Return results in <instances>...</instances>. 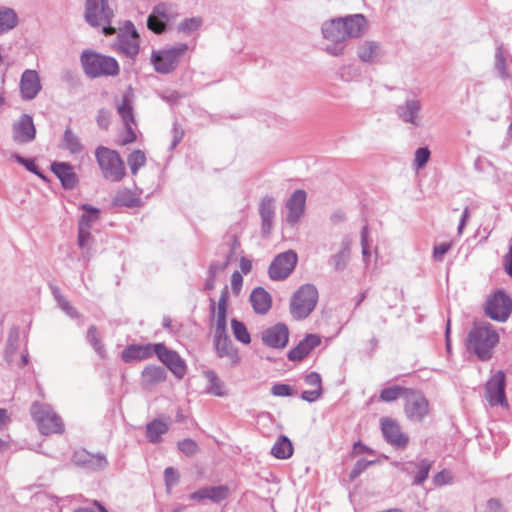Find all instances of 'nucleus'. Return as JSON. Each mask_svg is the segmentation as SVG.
<instances>
[{
	"mask_svg": "<svg viewBox=\"0 0 512 512\" xmlns=\"http://www.w3.org/2000/svg\"><path fill=\"white\" fill-rule=\"evenodd\" d=\"M366 30L367 21L362 14L325 21L321 27L322 35L331 44L327 45L324 50L331 56L339 57L344 54L346 39L361 37Z\"/></svg>",
	"mask_w": 512,
	"mask_h": 512,
	"instance_id": "obj_1",
	"label": "nucleus"
},
{
	"mask_svg": "<svg viewBox=\"0 0 512 512\" xmlns=\"http://www.w3.org/2000/svg\"><path fill=\"white\" fill-rule=\"evenodd\" d=\"M499 342V335L489 322L474 325L466 340L467 350L473 352L481 361L492 358L493 350Z\"/></svg>",
	"mask_w": 512,
	"mask_h": 512,
	"instance_id": "obj_2",
	"label": "nucleus"
},
{
	"mask_svg": "<svg viewBox=\"0 0 512 512\" xmlns=\"http://www.w3.org/2000/svg\"><path fill=\"white\" fill-rule=\"evenodd\" d=\"M84 72L91 78L116 76L119 73L118 62L110 56L84 51L81 55Z\"/></svg>",
	"mask_w": 512,
	"mask_h": 512,
	"instance_id": "obj_3",
	"label": "nucleus"
},
{
	"mask_svg": "<svg viewBox=\"0 0 512 512\" xmlns=\"http://www.w3.org/2000/svg\"><path fill=\"white\" fill-rule=\"evenodd\" d=\"M95 157L103 177L111 182H119L126 174L125 164L117 151L104 146L95 150Z\"/></svg>",
	"mask_w": 512,
	"mask_h": 512,
	"instance_id": "obj_4",
	"label": "nucleus"
},
{
	"mask_svg": "<svg viewBox=\"0 0 512 512\" xmlns=\"http://www.w3.org/2000/svg\"><path fill=\"white\" fill-rule=\"evenodd\" d=\"M187 50L188 45L185 43H178L169 48L153 50L150 59L151 64L157 73L169 74L177 68Z\"/></svg>",
	"mask_w": 512,
	"mask_h": 512,
	"instance_id": "obj_5",
	"label": "nucleus"
},
{
	"mask_svg": "<svg viewBox=\"0 0 512 512\" xmlns=\"http://www.w3.org/2000/svg\"><path fill=\"white\" fill-rule=\"evenodd\" d=\"M30 411L41 434L49 435L53 433H62L64 431V426L60 416L50 405L34 402Z\"/></svg>",
	"mask_w": 512,
	"mask_h": 512,
	"instance_id": "obj_6",
	"label": "nucleus"
},
{
	"mask_svg": "<svg viewBox=\"0 0 512 512\" xmlns=\"http://www.w3.org/2000/svg\"><path fill=\"white\" fill-rule=\"evenodd\" d=\"M317 300V288L313 284H304L294 293L290 312L295 319H304L315 309Z\"/></svg>",
	"mask_w": 512,
	"mask_h": 512,
	"instance_id": "obj_7",
	"label": "nucleus"
},
{
	"mask_svg": "<svg viewBox=\"0 0 512 512\" xmlns=\"http://www.w3.org/2000/svg\"><path fill=\"white\" fill-rule=\"evenodd\" d=\"M112 18L113 10L108 6V0H86L85 19L91 26H103L105 35H112L115 28L107 26Z\"/></svg>",
	"mask_w": 512,
	"mask_h": 512,
	"instance_id": "obj_8",
	"label": "nucleus"
},
{
	"mask_svg": "<svg viewBox=\"0 0 512 512\" xmlns=\"http://www.w3.org/2000/svg\"><path fill=\"white\" fill-rule=\"evenodd\" d=\"M485 314L497 322H505L512 312V299L502 290L490 295L484 306Z\"/></svg>",
	"mask_w": 512,
	"mask_h": 512,
	"instance_id": "obj_9",
	"label": "nucleus"
},
{
	"mask_svg": "<svg viewBox=\"0 0 512 512\" xmlns=\"http://www.w3.org/2000/svg\"><path fill=\"white\" fill-rule=\"evenodd\" d=\"M404 400V412L410 421L421 422L429 414V402L422 392L410 389Z\"/></svg>",
	"mask_w": 512,
	"mask_h": 512,
	"instance_id": "obj_10",
	"label": "nucleus"
},
{
	"mask_svg": "<svg viewBox=\"0 0 512 512\" xmlns=\"http://www.w3.org/2000/svg\"><path fill=\"white\" fill-rule=\"evenodd\" d=\"M506 376L503 371H497L485 385V397L491 406L500 405L508 409L509 404L505 394Z\"/></svg>",
	"mask_w": 512,
	"mask_h": 512,
	"instance_id": "obj_11",
	"label": "nucleus"
},
{
	"mask_svg": "<svg viewBox=\"0 0 512 512\" xmlns=\"http://www.w3.org/2000/svg\"><path fill=\"white\" fill-rule=\"evenodd\" d=\"M132 95V90H127L123 95L122 102L117 105V112L125 127V133L121 140L123 145L132 143L136 140V133L133 129V126H135V119L131 100Z\"/></svg>",
	"mask_w": 512,
	"mask_h": 512,
	"instance_id": "obj_12",
	"label": "nucleus"
},
{
	"mask_svg": "<svg viewBox=\"0 0 512 512\" xmlns=\"http://www.w3.org/2000/svg\"><path fill=\"white\" fill-rule=\"evenodd\" d=\"M156 355L169 370L177 377L182 378L186 373V364L177 352L169 350L164 344H155Z\"/></svg>",
	"mask_w": 512,
	"mask_h": 512,
	"instance_id": "obj_13",
	"label": "nucleus"
},
{
	"mask_svg": "<svg viewBox=\"0 0 512 512\" xmlns=\"http://www.w3.org/2000/svg\"><path fill=\"white\" fill-rule=\"evenodd\" d=\"M381 430L385 440L396 448H405L409 437L401 431L399 424L391 418L381 419Z\"/></svg>",
	"mask_w": 512,
	"mask_h": 512,
	"instance_id": "obj_14",
	"label": "nucleus"
},
{
	"mask_svg": "<svg viewBox=\"0 0 512 512\" xmlns=\"http://www.w3.org/2000/svg\"><path fill=\"white\" fill-rule=\"evenodd\" d=\"M131 27L130 31L118 35L114 48L134 60L139 53V35L132 25Z\"/></svg>",
	"mask_w": 512,
	"mask_h": 512,
	"instance_id": "obj_15",
	"label": "nucleus"
},
{
	"mask_svg": "<svg viewBox=\"0 0 512 512\" xmlns=\"http://www.w3.org/2000/svg\"><path fill=\"white\" fill-rule=\"evenodd\" d=\"M421 102L418 99H407L396 108V114L405 123L412 124L415 127L422 125Z\"/></svg>",
	"mask_w": 512,
	"mask_h": 512,
	"instance_id": "obj_16",
	"label": "nucleus"
},
{
	"mask_svg": "<svg viewBox=\"0 0 512 512\" xmlns=\"http://www.w3.org/2000/svg\"><path fill=\"white\" fill-rule=\"evenodd\" d=\"M36 129L30 115L23 114L13 124V140L19 144L29 143L35 139Z\"/></svg>",
	"mask_w": 512,
	"mask_h": 512,
	"instance_id": "obj_17",
	"label": "nucleus"
},
{
	"mask_svg": "<svg viewBox=\"0 0 512 512\" xmlns=\"http://www.w3.org/2000/svg\"><path fill=\"white\" fill-rule=\"evenodd\" d=\"M215 349L220 358H227L231 365H237L240 361L237 349L234 347L227 333L215 334Z\"/></svg>",
	"mask_w": 512,
	"mask_h": 512,
	"instance_id": "obj_18",
	"label": "nucleus"
},
{
	"mask_svg": "<svg viewBox=\"0 0 512 512\" xmlns=\"http://www.w3.org/2000/svg\"><path fill=\"white\" fill-rule=\"evenodd\" d=\"M72 461L75 465L91 470H103L108 465L105 456L91 454L86 450H78L73 454Z\"/></svg>",
	"mask_w": 512,
	"mask_h": 512,
	"instance_id": "obj_19",
	"label": "nucleus"
},
{
	"mask_svg": "<svg viewBox=\"0 0 512 512\" xmlns=\"http://www.w3.org/2000/svg\"><path fill=\"white\" fill-rule=\"evenodd\" d=\"M41 90L39 75L35 70L27 69L20 80V91L25 100L34 99Z\"/></svg>",
	"mask_w": 512,
	"mask_h": 512,
	"instance_id": "obj_20",
	"label": "nucleus"
},
{
	"mask_svg": "<svg viewBox=\"0 0 512 512\" xmlns=\"http://www.w3.org/2000/svg\"><path fill=\"white\" fill-rule=\"evenodd\" d=\"M263 342L272 348H283L288 342V329L284 324H276L262 333Z\"/></svg>",
	"mask_w": 512,
	"mask_h": 512,
	"instance_id": "obj_21",
	"label": "nucleus"
},
{
	"mask_svg": "<svg viewBox=\"0 0 512 512\" xmlns=\"http://www.w3.org/2000/svg\"><path fill=\"white\" fill-rule=\"evenodd\" d=\"M51 171L59 178L65 189H73L78 178L74 172L73 166L67 162H53Z\"/></svg>",
	"mask_w": 512,
	"mask_h": 512,
	"instance_id": "obj_22",
	"label": "nucleus"
},
{
	"mask_svg": "<svg viewBox=\"0 0 512 512\" xmlns=\"http://www.w3.org/2000/svg\"><path fill=\"white\" fill-rule=\"evenodd\" d=\"M249 301L254 312L259 315H265L272 306V297L263 287L254 288Z\"/></svg>",
	"mask_w": 512,
	"mask_h": 512,
	"instance_id": "obj_23",
	"label": "nucleus"
},
{
	"mask_svg": "<svg viewBox=\"0 0 512 512\" xmlns=\"http://www.w3.org/2000/svg\"><path fill=\"white\" fill-rule=\"evenodd\" d=\"M359 59L364 63H376L384 55L381 45L376 41H364L357 49Z\"/></svg>",
	"mask_w": 512,
	"mask_h": 512,
	"instance_id": "obj_24",
	"label": "nucleus"
},
{
	"mask_svg": "<svg viewBox=\"0 0 512 512\" xmlns=\"http://www.w3.org/2000/svg\"><path fill=\"white\" fill-rule=\"evenodd\" d=\"M153 354H156L155 344L130 345L122 351L121 358L129 363L150 358Z\"/></svg>",
	"mask_w": 512,
	"mask_h": 512,
	"instance_id": "obj_25",
	"label": "nucleus"
},
{
	"mask_svg": "<svg viewBox=\"0 0 512 512\" xmlns=\"http://www.w3.org/2000/svg\"><path fill=\"white\" fill-rule=\"evenodd\" d=\"M321 340L318 335L308 334L298 345L290 350V360L300 361L305 358L313 348L320 344Z\"/></svg>",
	"mask_w": 512,
	"mask_h": 512,
	"instance_id": "obj_26",
	"label": "nucleus"
},
{
	"mask_svg": "<svg viewBox=\"0 0 512 512\" xmlns=\"http://www.w3.org/2000/svg\"><path fill=\"white\" fill-rule=\"evenodd\" d=\"M433 462L428 459H421L418 462H409L402 468L404 472L411 475L412 468H416L417 472L413 478V485H421L429 476Z\"/></svg>",
	"mask_w": 512,
	"mask_h": 512,
	"instance_id": "obj_27",
	"label": "nucleus"
},
{
	"mask_svg": "<svg viewBox=\"0 0 512 512\" xmlns=\"http://www.w3.org/2000/svg\"><path fill=\"white\" fill-rule=\"evenodd\" d=\"M268 273L272 280H284L288 277V252H282L275 257Z\"/></svg>",
	"mask_w": 512,
	"mask_h": 512,
	"instance_id": "obj_28",
	"label": "nucleus"
},
{
	"mask_svg": "<svg viewBox=\"0 0 512 512\" xmlns=\"http://www.w3.org/2000/svg\"><path fill=\"white\" fill-rule=\"evenodd\" d=\"M306 197V192L301 189L294 191L290 195V222L299 220L304 214Z\"/></svg>",
	"mask_w": 512,
	"mask_h": 512,
	"instance_id": "obj_29",
	"label": "nucleus"
},
{
	"mask_svg": "<svg viewBox=\"0 0 512 512\" xmlns=\"http://www.w3.org/2000/svg\"><path fill=\"white\" fill-rule=\"evenodd\" d=\"M60 147L69 151L73 155L80 154L84 151V145L82 144L79 136L74 133L70 127L65 129Z\"/></svg>",
	"mask_w": 512,
	"mask_h": 512,
	"instance_id": "obj_30",
	"label": "nucleus"
},
{
	"mask_svg": "<svg viewBox=\"0 0 512 512\" xmlns=\"http://www.w3.org/2000/svg\"><path fill=\"white\" fill-rule=\"evenodd\" d=\"M166 378L164 368L160 366H147L142 372V385L148 389Z\"/></svg>",
	"mask_w": 512,
	"mask_h": 512,
	"instance_id": "obj_31",
	"label": "nucleus"
},
{
	"mask_svg": "<svg viewBox=\"0 0 512 512\" xmlns=\"http://www.w3.org/2000/svg\"><path fill=\"white\" fill-rule=\"evenodd\" d=\"M18 23L16 12L9 7H0V35L12 30Z\"/></svg>",
	"mask_w": 512,
	"mask_h": 512,
	"instance_id": "obj_32",
	"label": "nucleus"
},
{
	"mask_svg": "<svg viewBox=\"0 0 512 512\" xmlns=\"http://www.w3.org/2000/svg\"><path fill=\"white\" fill-rule=\"evenodd\" d=\"M168 431V425L160 420H154L146 426V436L150 442H159L161 436Z\"/></svg>",
	"mask_w": 512,
	"mask_h": 512,
	"instance_id": "obj_33",
	"label": "nucleus"
},
{
	"mask_svg": "<svg viewBox=\"0 0 512 512\" xmlns=\"http://www.w3.org/2000/svg\"><path fill=\"white\" fill-rule=\"evenodd\" d=\"M172 18L173 14L171 8L164 3H160L153 8L151 14L149 15V22L152 24L153 21L159 20L167 25L172 20Z\"/></svg>",
	"mask_w": 512,
	"mask_h": 512,
	"instance_id": "obj_34",
	"label": "nucleus"
},
{
	"mask_svg": "<svg viewBox=\"0 0 512 512\" xmlns=\"http://www.w3.org/2000/svg\"><path fill=\"white\" fill-rule=\"evenodd\" d=\"M409 388H405L399 385H394L391 387L384 388L379 395V398L383 402H392L397 400L400 397L405 399L406 395L409 392Z\"/></svg>",
	"mask_w": 512,
	"mask_h": 512,
	"instance_id": "obj_35",
	"label": "nucleus"
},
{
	"mask_svg": "<svg viewBox=\"0 0 512 512\" xmlns=\"http://www.w3.org/2000/svg\"><path fill=\"white\" fill-rule=\"evenodd\" d=\"M207 500L219 503L229 496L230 489L226 485L206 486Z\"/></svg>",
	"mask_w": 512,
	"mask_h": 512,
	"instance_id": "obj_36",
	"label": "nucleus"
},
{
	"mask_svg": "<svg viewBox=\"0 0 512 512\" xmlns=\"http://www.w3.org/2000/svg\"><path fill=\"white\" fill-rule=\"evenodd\" d=\"M114 203L118 206L135 207L139 203V198H137L131 191L123 189L118 191L115 195Z\"/></svg>",
	"mask_w": 512,
	"mask_h": 512,
	"instance_id": "obj_37",
	"label": "nucleus"
},
{
	"mask_svg": "<svg viewBox=\"0 0 512 512\" xmlns=\"http://www.w3.org/2000/svg\"><path fill=\"white\" fill-rule=\"evenodd\" d=\"M132 175H136L141 167L146 163L145 153L141 150L133 151L127 159Z\"/></svg>",
	"mask_w": 512,
	"mask_h": 512,
	"instance_id": "obj_38",
	"label": "nucleus"
},
{
	"mask_svg": "<svg viewBox=\"0 0 512 512\" xmlns=\"http://www.w3.org/2000/svg\"><path fill=\"white\" fill-rule=\"evenodd\" d=\"M350 257V249H349V243L344 242L343 248L333 256L332 263L334 265L335 270L342 271L345 269L347 262Z\"/></svg>",
	"mask_w": 512,
	"mask_h": 512,
	"instance_id": "obj_39",
	"label": "nucleus"
},
{
	"mask_svg": "<svg viewBox=\"0 0 512 512\" xmlns=\"http://www.w3.org/2000/svg\"><path fill=\"white\" fill-rule=\"evenodd\" d=\"M494 68L498 73V76L501 79H508L509 78V72L506 65V59L504 56L503 48L502 46H498L495 53V64Z\"/></svg>",
	"mask_w": 512,
	"mask_h": 512,
	"instance_id": "obj_40",
	"label": "nucleus"
},
{
	"mask_svg": "<svg viewBox=\"0 0 512 512\" xmlns=\"http://www.w3.org/2000/svg\"><path fill=\"white\" fill-rule=\"evenodd\" d=\"M231 327L233 331L234 337L242 342L243 344H249L251 341L250 334L246 328V326L238 321L237 319L231 320Z\"/></svg>",
	"mask_w": 512,
	"mask_h": 512,
	"instance_id": "obj_41",
	"label": "nucleus"
},
{
	"mask_svg": "<svg viewBox=\"0 0 512 512\" xmlns=\"http://www.w3.org/2000/svg\"><path fill=\"white\" fill-rule=\"evenodd\" d=\"M274 202L271 198H264L260 203L259 212L262 224H270L274 215Z\"/></svg>",
	"mask_w": 512,
	"mask_h": 512,
	"instance_id": "obj_42",
	"label": "nucleus"
},
{
	"mask_svg": "<svg viewBox=\"0 0 512 512\" xmlns=\"http://www.w3.org/2000/svg\"><path fill=\"white\" fill-rule=\"evenodd\" d=\"M205 377L209 382V391L212 394L216 396L225 395L224 384L213 371L205 372Z\"/></svg>",
	"mask_w": 512,
	"mask_h": 512,
	"instance_id": "obj_43",
	"label": "nucleus"
},
{
	"mask_svg": "<svg viewBox=\"0 0 512 512\" xmlns=\"http://www.w3.org/2000/svg\"><path fill=\"white\" fill-rule=\"evenodd\" d=\"M87 340L92 345L95 352L100 357H105V348L101 342V339L99 338V335L97 333V329L95 326L89 327V329L87 331Z\"/></svg>",
	"mask_w": 512,
	"mask_h": 512,
	"instance_id": "obj_44",
	"label": "nucleus"
},
{
	"mask_svg": "<svg viewBox=\"0 0 512 512\" xmlns=\"http://www.w3.org/2000/svg\"><path fill=\"white\" fill-rule=\"evenodd\" d=\"M20 333L19 329L13 327L10 329L6 342L5 352L8 356H12L19 348Z\"/></svg>",
	"mask_w": 512,
	"mask_h": 512,
	"instance_id": "obj_45",
	"label": "nucleus"
},
{
	"mask_svg": "<svg viewBox=\"0 0 512 512\" xmlns=\"http://www.w3.org/2000/svg\"><path fill=\"white\" fill-rule=\"evenodd\" d=\"M431 153L428 147H420L414 153L413 166L418 171L426 166L430 159Z\"/></svg>",
	"mask_w": 512,
	"mask_h": 512,
	"instance_id": "obj_46",
	"label": "nucleus"
},
{
	"mask_svg": "<svg viewBox=\"0 0 512 512\" xmlns=\"http://www.w3.org/2000/svg\"><path fill=\"white\" fill-rule=\"evenodd\" d=\"M82 211L83 212L79 224H90L93 222H97L99 220V209L92 207L90 205H83Z\"/></svg>",
	"mask_w": 512,
	"mask_h": 512,
	"instance_id": "obj_47",
	"label": "nucleus"
},
{
	"mask_svg": "<svg viewBox=\"0 0 512 512\" xmlns=\"http://www.w3.org/2000/svg\"><path fill=\"white\" fill-rule=\"evenodd\" d=\"M288 447V437L285 435H281L277 442L273 445L271 449V454L279 459H285L288 457L286 455V448Z\"/></svg>",
	"mask_w": 512,
	"mask_h": 512,
	"instance_id": "obj_48",
	"label": "nucleus"
},
{
	"mask_svg": "<svg viewBox=\"0 0 512 512\" xmlns=\"http://www.w3.org/2000/svg\"><path fill=\"white\" fill-rule=\"evenodd\" d=\"M202 23L203 21L200 17H192L182 21L179 24L178 29L183 33L189 34L198 30L201 27Z\"/></svg>",
	"mask_w": 512,
	"mask_h": 512,
	"instance_id": "obj_49",
	"label": "nucleus"
},
{
	"mask_svg": "<svg viewBox=\"0 0 512 512\" xmlns=\"http://www.w3.org/2000/svg\"><path fill=\"white\" fill-rule=\"evenodd\" d=\"M177 445L178 449L188 457L194 456L199 450L198 444L190 438L179 441Z\"/></svg>",
	"mask_w": 512,
	"mask_h": 512,
	"instance_id": "obj_50",
	"label": "nucleus"
},
{
	"mask_svg": "<svg viewBox=\"0 0 512 512\" xmlns=\"http://www.w3.org/2000/svg\"><path fill=\"white\" fill-rule=\"evenodd\" d=\"M92 243L90 226H79L78 245L80 248H89Z\"/></svg>",
	"mask_w": 512,
	"mask_h": 512,
	"instance_id": "obj_51",
	"label": "nucleus"
},
{
	"mask_svg": "<svg viewBox=\"0 0 512 512\" xmlns=\"http://www.w3.org/2000/svg\"><path fill=\"white\" fill-rule=\"evenodd\" d=\"M375 461H368L365 459L358 460L353 469L350 471L349 477L351 480H355L359 477L370 465L374 464Z\"/></svg>",
	"mask_w": 512,
	"mask_h": 512,
	"instance_id": "obj_52",
	"label": "nucleus"
},
{
	"mask_svg": "<svg viewBox=\"0 0 512 512\" xmlns=\"http://www.w3.org/2000/svg\"><path fill=\"white\" fill-rule=\"evenodd\" d=\"M13 157L15 158V160L23 165L28 171L36 174L37 176L43 178V175L42 173L38 170V167L37 165L35 164L34 160L32 159H26L18 154H15L13 155Z\"/></svg>",
	"mask_w": 512,
	"mask_h": 512,
	"instance_id": "obj_53",
	"label": "nucleus"
},
{
	"mask_svg": "<svg viewBox=\"0 0 512 512\" xmlns=\"http://www.w3.org/2000/svg\"><path fill=\"white\" fill-rule=\"evenodd\" d=\"M226 313H227V310L217 309L215 334L226 333V325H227Z\"/></svg>",
	"mask_w": 512,
	"mask_h": 512,
	"instance_id": "obj_54",
	"label": "nucleus"
},
{
	"mask_svg": "<svg viewBox=\"0 0 512 512\" xmlns=\"http://www.w3.org/2000/svg\"><path fill=\"white\" fill-rule=\"evenodd\" d=\"M56 300H57V303H58L59 307L67 315H69L72 318L78 317V313H77L76 309L72 305H70V303L68 302V300L66 298H64L61 295H56Z\"/></svg>",
	"mask_w": 512,
	"mask_h": 512,
	"instance_id": "obj_55",
	"label": "nucleus"
},
{
	"mask_svg": "<svg viewBox=\"0 0 512 512\" xmlns=\"http://www.w3.org/2000/svg\"><path fill=\"white\" fill-rule=\"evenodd\" d=\"M164 477H165V483H166V486H167L168 489L170 487L176 485L178 483V480H179L178 472L174 468H172V467H167L165 469Z\"/></svg>",
	"mask_w": 512,
	"mask_h": 512,
	"instance_id": "obj_56",
	"label": "nucleus"
},
{
	"mask_svg": "<svg viewBox=\"0 0 512 512\" xmlns=\"http://www.w3.org/2000/svg\"><path fill=\"white\" fill-rule=\"evenodd\" d=\"M361 246H362L363 259L366 262L369 254H370V252H369L370 241H369V237H368L367 226H363V229L361 231Z\"/></svg>",
	"mask_w": 512,
	"mask_h": 512,
	"instance_id": "obj_57",
	"label": "nucleus"
},
{
	"mask_svg": "<svg viewBox=\"0 0 512 512\" xmlns=\"http://www.w3.org/2000/svg\"><path fill=\"white\" fill-rule=\"evenodd\" d=\"M229 264V257H227L223 261H216L211 263L209 266L208 274L212 276H217L218 274L222 273Z\"/></svg>",
	"mask_w": 512,
	"mask_h": 512,
	"instance_id": "obj_58",
	"label": "nucleus"
},
{
	"mask_svg": "<svg viewBox=\"0 0 512 512\" xmlns=\"http://www.w3.org/2000/svg\"><path fill=\"white\" fill-rule=\"evenodd\" d=\"M451 247V243L442 242L434 247L433 257L436 261H442L444 255L448 252Z\"/></svg>",
	"mask_w": 512,
	"mask_h": 512,
	"instance_id": "obj_59",
	"label": "nucleus"
},
{
	"mask_svg": "<svg viewBox=\"0 0 512 512\" xmlns=\"http://www.w3.org/2000/svg\"><path fill=\"white\" fill-rule=\"evenodd\" d=\"M305 383L311 386L313 389L322 390L321 377L317 372H311L305 377Z\"/></svg>",
	"mask_w": 512,
	"mask_h": 512,
	"instance_id": "obj_60",
	"label": "nucleus"
},
{
	"mask_svg": "<svg viewBox=\"0 0 512 512\" xmlns=\"http://www.w3.org/2000/svg\"><path fill=\"white\" fill-rule=\"evenodd\" d=\"M242 284H243L242 275L238 271H235L231 276V289L234 294L238 295L240 293Z\"/></svg>",
	"mask_w": 512,
	"mask_h": 512,
	"instance_id": "obj_61",
	"label": "nucleus"
},
{
	"mask_svg": "<svg viewBox=\"0 0 512 512\" xmlns=\"http://www.w3.org/2000/svg\"><path fill=\"white\" fill-rule=\"evenodd\" d=\"M451 479H452V477H451L450 473L443 470L441 472H438L434 476L433 482L436 486H442V485L450 483Z\"/></svg>",
	"mask_w": 512,
	"mask_h": 512,
	"instance_id": "obj_62",
	"label": "nucleus"
},
{
	"mask_svg": "<svg viewBox=\"0 0 512 512\" xmlns=\"http://www.w3.org/2000/svg\"><path fill=\"white\" fill-rule=\"evenodd\" d=\"M97 124L102 129H107L110 124V113L104 109L99 110Z\"/></svg>",
	"mask_w": 512,
	"mask_h": 512,
	"instance_id": "obj_63",
	"label": "nucleus"
},
{
	"mask_svg": "<svg viewBox=\"0 0 512 512\" xmlns=\"http://www.w3.org/2000/svg\"><path fill=\"white\" fill-rule=\"evenodd\" d=\"M322 394V390L319 389H311L307 391H303L301 393V398L307 402L316 401Z\"/></svg>",
	"mask_w": 512,
	"mask_h": 512,
	"instance_id": "obj_64",
	"label": "nucleus"
}]
</instances>
